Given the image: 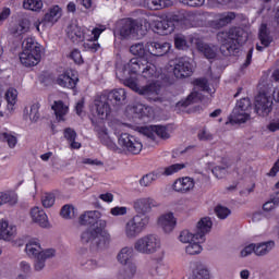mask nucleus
Returning a JSON list of instances; mask_svg holds the SVG:
<instances>
[{
  "mask_svg": "<svg viewBox=\"0 0 279 279\" xmlns=\"http://www.w3.org/2000/svg\"><path fill=\"white\" fill-rule=\"evenodd\" d=\"M186 167L184 163H174L172 166L160 168L157 173L160 175H173V173H178V171H182Z\"/></svg>",
  "mask_w": 279,
  "mask_h": 279,
  "instance_id": "nucleus-39",
  "label": "nucleus"
},
{
  "mask_svg": "<svg viewBox=\"0 0 279 279\" xmlns=\"http://www.w3.org/2000/svg\"><path fill=\"white\" fill-rule=\"evenodd\" d=\"M250 108H252V101L250 100V98L240 99V101H238L236 106L233 109L234 119H236L238 121H243V116H239V110H241V112H247Z\"/></svg>",
  "mask_w": 279,
  "mask_h": 279,
  "instance_id": "nucleus-28",
  "label": "nucleus"
},
{
  "mask_svg": "<svg viewBox=\"0 0 279 279\" xmlns=\"http://www.w3.org/2000/svg\"><path fill=\"white\" fill-rule=\"evenodd\" d=\"M43 59V54L23 50L20 54V62L24 66H36Z\"/></svg>",
  "mask_w": 279,
  "mask_h": 279,
  "instance_id": "nucleus-19",
  "label": "nucleus"
},
{
  "mask_svg": "<svg viewBox=\"0 0 279 279\" xmlns=\"http://www.w3.org/2000/svg\"><path fill=\"white\" fill-rule=\"evenodd\" d=\"M132 112H134V114H138L140 117H143V114H145V110H147V108H145V105L141 104V102H134L131 107Z\"/></svg>",
  "mask_w": 279,
  "mask_h": 279,
  "instance_id": "nucleus-57",
  "label": "nucleus"
},
{
  "mask_svg": "<svg viewBox=\"0 0 279 279\" xmlns=\"http://www.w3.org/2000/svg\"><path fill=\"white\" fill-rule=\"evenodd\" d=\"M0 138L4 142V143H8V146L11 148V149H14V147H16V143H17V140H16V136L12 135V134H9V133H2L0 135Z\"/></svg>",
  "mask_w": 279,
  "mask_h": 279,
  "instance_id": "nucleus-52",
  "label": "nucleus"
},
{
  "mask_svg": "<svg viewBox=\"0 0 279 279\" xmlns=\"http://www.w3.org/2000/svg\"><path fill=\"white\" fill-rule=\"evenodd\" d=\"M214 213L218 217V219H228V217H230V215L232 214L230 208L222 205L216 206Z\"/></svg>",
  "mask_w": 279,
  "mask_h": 279,
  "instance_id": "nucleus-48",
  "label": "nucleus"
},
{
  "mask_svg": "<svg viewBox=\"0 0 279 279\" xmlns=\"http://www.w3.org/2000/svg\"><path fill=\"white\" fill-rule=\"evenodd\" d=\"M110 214L113 215V217L128 215V207H113L111 208Z\"/></svg>",
  "mask_w": 279,
  "mask_h": 279,
  "instance_id": "nucleus-63",
  "label": "nucleus"
},
{
  "mask_svg": "<svg viewBox=\"0 0 279 279\" xmlns=\"http://www.w3.org/2000/svg\"><path fill=\"white\" fill-rule=\"evenodd\" d=\"M31 217L33 221L38 223L41 228H47L49 226V218H47V214L39 207H34L31 210Z\"/></svg>",
  "mask_w": 279,
  "mask_h": 279,
  "instance_id": "nucleus-21",
  "label": "nucleus"
},
{
  "mask_svg": "<svg viewBox=\"0 0 279 279\" xmlns=\"http://www.w3.org/2000/svg\"><path fill=\"white\" fill-rule=\"evenodd\" d=\"M217 40L220 44L222 56H234L239 50V45L247 43V32L241 27H233L226 32H219Z\"/></svg>",
  "mask_w": 279,
  "mask_h": 279,
  "instance_id": "nucleus-2",
  "label": "nucleus"
},
{
  "mask_svg": "<svg viewBox=\"0 0 279 279\" xmlns=\"http://www.w3.org/2000/svg\"><path fill=\"white\" fill-rule=\"evenodd\" d=\"M192 279H210V271L206 267L198 265L192 271Z\"/></svg>",
  "mask_w": 279,
  "mask_h": 279,
  "instance_id": "nucleus-42",
  "label": "nucleus"
},
{
  "mask_svg": "<svg viewBox=\"0 0 279 279\" xmlns=\"http://www.w3.org/2000/svg\"><path fill=\"white\" fill-rule=\"evenodd\" d=\"M158 178H160V173H158L157 171L144 174L140 179V186H142L143 189H147V186H151V184H154V182H156Z\"/></svg>",
  "mask_w": 279,
  "mask_h": 279,
  "instance_id": "nucleus-38",
  "label": "nucleus"
},
{
  "mask_svg": "<svg viewBox=\"0 0 279 279\" xmlns=\"http://www.w3.org/2000/svg\"><path fill=\"white\" fill-rule=\"evenodd\" d=\"M40 104L36 102L31 106L29 108V119L32 123H38V120L40 119Z\"/></svg>",
  "mask_w": 279,
  "mask_h": 279,
  "instance_id": "nucleus-49",
  "label": "nucleus"
},
{
  "mask_svg": "<svg viewBox=\"0 0 279 279\" xmlns=\"http://www.w3.org/2000/svg\"><path fill=\"white\" fill-rule=\"evenodd\" d=\"M0 202L2 205L3 204L14 205V204H16V197H14L8 193L0 192Z\"/></svg>",
  "mask_w": 279,
  "mask_h": 279,
  "instance_id": "nucleus-55",
  "label": "nucleus"
},
{
  "mask_svg": "<svg viewBox=\"0 0 279 279\" xmlns=\"http://www.w3.org/2000/svg\"><path fill=\"white\" fill-rule=\"evenodd\" d=\"M175 217H173V214L171 213L165 214L158 219L159 228H161L167 234L173 232V230L175 229Z\"/></svg>",
  "mask_w": 279,
  "mask_h": 279,
  "instance_id": "nucleus-18",
  "label": "nucleus"
},
{
  "mask_svg": "<svg viewBox=\"0 0 279 279\" xmlns=\"http://www.w3.org/2000/svg\"><path fill=\"white\" fill-rule=\"evenodd\" d=\"M194 85L197 86L198 88H201V90H205L206 93H208V90H209L208 80H206V78H196L194 81Z\"/></svg>",
  "mask_w": 279,
  "mask_h": 279,
  "instance_id": "nucleus-62",
  "label": "nucleus"
},
{
  "mask_svg": "<svg viewBox=\"0 0 279 279\" xmlns=\"http://www.w3.org/2000/svg\"><path fill=\"white\" fill-rule=\"evenodd\" d=\"M23 8L25 10H32L33 12H38L43 9V0H24Z\"/></svg>",
  "mask_w": 279,
  "mask_h": 279,
  "instance_id": "nucleus-46",
  "label": "nucleus"
},
{
  "mask_svg": "<svg viewBox=\"0 0 279 279\" xmlns=\"http://www.w3.org/2000/svg\"><path fill=\"white\" fill-rule=\"evenodd\" d=\"M77 82H78L77 78H73L69 74H61L57 78V84H59V86H62L63 88H70V89L75 88V86H77Z\"/></svg>",
  "mask_w": 279,
  "mask_h": 279,
  "instance_id": "nucleus-32",
  "label": "nucleus"
},
{
  "mask_svg": "<svg viewBox=\"0 0 279 279\" xmlns=\"http://www.w3.org/2000/svg\"><path fill=\"white\" fill-rule=\"evenodd\" d=\"M27 32H29V20L27 19L21 20L17 25L10 29L12 36H23V34H27Z\"/></svg>",
  "mask_w": 279,
  "mask_h": 279,
  "instance_id": "nucleus-34",
  "label": "nucleus"
},
{
  "mask_svg": "<svg viewBox=\"0 0 279 279\" xmlns=\"http://www.w3.org/2000/svg\"><path fill=\"white\" fill-rule=\"evenodd\" d=\"M154 27L157 29V34H160L161 36L172 34V32L175 29L173 22L169 20H157L155 21Z\"/></svg>",
  "mask_w": 279,
  "mask_h": 279,
  "instance_id": "nucleus-20",
  "label": "nucleus"
},
{
  "mask_svg": "<svg viewBox=\"0 0 279 279\" xmlns=\"http://www.w3.org/2000/svg\"><path fill=\"white\" fill-rule=\"evenodd\" d=\"M136 276V264L130 263V264H123L122 269L118 272L119 279H132Z\"/></svg>",
  "mask_w": 279,
  "mask_h": 279,
  "instance_id": "nucleus-29",
  "label": "nucleus"
},
{
  "mask_svg": "<svg viewBox=\"0 0 279 279\" xmlns=\"http://www.w3.org/2000/svg\"><path fill=\"white\" fill-rule=\"evenodd\" d=\"M159 248L160 238L154 233L146 234L134 243V250L140 254H156Z\"/></svg>",
  "mask_w": 279,
  "mask_h": 279,
  "instance_id": "nucleus-4",
  "label": "nucleus"
},
{
  "mask_svg": "<svg viewBox=\"0 0 279 279\" xmlns=\"http://www.w3.org/2000/svg\"><path fill=\"white\" fill-rule=\"evenodd\" d=\"M22 49L23 51H28L31 53H39V56H43V46H40V44H38L32 37L24 39V41L22 43Z\"/></svg>",
  "mask_w": 279,
  "mask_h": 279,
  "instance_id": "nucleus-24",
  "label": "nucleus"
},
{
  "mask_svg": "<svg viewBox=\"0 0 279 279\" xmlns=\"http://www.w3.org/2000/svg\"><path fill=\"white\" fill-rule=\"evenodd\" d=\"M100 218L101 213L98 210L85 211L78 218L81 226H89L81 234V241L89 246L90 252H101V250H106L110 245V233L104 231L107 222Z\"/></svg>",
  "mask_w": 279,
  "mask_h": 279,
  "instance_id": "nucleus-1",
  "label": "nucleus"
},
{
  "mask_svg": "<svg viewBox=\"0 0 279 279\" xmlns=\"http://www.w3.org/2000/svg\"><path fill=\"white\" fill-rule=\"evenodd\" d=\"M63 136L68 141L72 149H80L82 147V144L75 142V140L77 138V132H75V130L71 128L64 129Z\"/></svg>",
  "mask_w": 279,
  "mask_h": 279,
  "instance_id": "nucleus-31",
  "label": "nucleus"
},
{
  "mask_svg": "<svg viewBox=\"0 0 279 279\" xmlns=\"http://www.w3.org/2000/svg\"><path fill=\"white\" fill-rule=\"evenodd\" d=\"M263 92L255 97V112L259 117H268V114L274 110V98L269 96V90L274 88V83L264 84Z\"/></svg>",
  "mask_w": 279,
  "mask_h": 279,
  "instance_id": "nucleus-3",
  "label": "nucleus"
},
{
  "mask_svg": "<svg viewBox=\"0 0 279 279\" xmlns=\"http://www.w3.org/2000/svg\"><path fill=\"white\" fill-rule=\"evenodd\" d=\"M228 169H230V165L225 163L223 166H216L211 169V173L218 179L225 178L226 173H228Z\"/></svg>",
  "mask_w": 279,
  "mask_h": 279,
  "instance_id": "nucleus-50",
  "label": "nucleus"
},
{
  "mask_svg": "<svg viewBox=\"0 0 279 279\" xmlns=\"http://www.w3.org/2000/svg\"><path fill=\"white\" fill-rule=\"evenodd\" d=\"M122 82H124V85H126L129 88H131V90H134L135 93H138V90H141V87H138V84H136V78L134 77L125 78Z\"/></svg>",
  "mask_w": 279,
  "mask_h": 279,
  "instance_id": "nucleus-58",
  "label": "nucleus"
},
{
  "mask_svg": "<svg viewBox=\"0 0 279 279\" xmlns=\"http://www.w3.org/2000/svg\"><path fill=\"white\" fill-rule=\"evenodd\" d=\"M199 99V93L192 92L184 100H180L177 106L179 108H189L192 104H196Z\"/></svg>",
  "mask_w": 279,
  "mask_h": 279,
  "instance_id": "nucleus-44",
  "label": "nucleus"
},
{
  "mask_svg": "<svg viewBox=\"0 0 279 279\" xmlns=\"http://www.w3.org/2000/svg\"><path fill=\"white\" fill-rule=\"evenodd\" d=\"M173 74L178 80H184V77H191L193 75V64L186 58H180L175 60Z\"/></svg>",
  "mask_w": 279,
  "mask_h": 279,
  "instance_id": "nucleus-8",
  "label": "nucleus"
},
{
  "mask_svg": "<svg viewBox=\"0 0 279 279\" xmlns=\"http://www.w3.org/2000/svg\"><path fill=\"white\" fill-rule=\"evenodd\" d=\"M138 95H142L145 97V99H148V101H158L160 98L158 95H160V85L156 83H150L148 85L140 87Z\"/></svg>",
  "mask_w": 279,
  "mask_h": 279,
  "instance_id": "nucleus-14",
  "label": "nucleus"
},
{
  "mask_svg": "<svg viewBox=\"0 0 279 279\" xmlns=\"http://www.w3.org/2000/svg\"><path fill=\"white\" fill-rule=\"evenodd\" d=\"M213 230V220L210 217H204L202 218L195 229V236L201 239L202 242L206 241V234Z\"/></svg>",
  "mask_w": 279,
  "mask_h": 279,
  "instance_id": "nucleus-16",
  "label": "nucleus"
},
{
  "mask_svg": "<svg viewBox=\"0 0 279 279\" xmlns=\"http://www.w3.org/2000/svg\"><path fill=\"white\" fill-rule=\"evenodd\" d=\"M19 97V92L11 87L5 93V99L8 101V110H14V105L16 104V98Z\"/></svg>",
  "mask_w": 279,
  "mask_h": 279,
  "instance_id": "nucleus-43",
  "label": "nucleus"
},
{
  "mask_svg": "<svg viewBox=\"0 0 279 279\" xmlns=\"http://www.w3.org/2000/svg\"><path fill=\"white\" fill-rule=\"evenodd\" d=\"M195 187V182L190 177H185L183 179H179L173 183V189L178 193H186Z\"/></svg>",
  "mask_w": 279,
  "mask_h": 279,
  "instance_id": "nucleus-23",
  "label": "nucleus"
},
{
  "mask_svg": "<svg viewBox=\"0 0 279 279\" xmlns=\"http://www.w3.org/2000/svg\"><path fill=\"white\" fill-rule=\"evenodd\" d=\"M143 27V24H140L137 20L125 19L119 22V32L122 38H128L133 36L136 38L138 36V31Z\"/></svg>",
  "mask_w": 279,
  "mask_h": 279,
  "instance_id": "nucleus-7",
  "label": "nucleus"
},
{
  "mask_svg": "<svg viewBox=\"0 0 279 279\" xmlns=\"http://www.w3.org/2000/svg\"><path fill=\"white\" fill-rule=\"evenodd\" d=\"M198 51L207 58V60H213L217 58V47L210 46L208 44H198Z\"/></svg>",
  "mask_w": 279,
  "mask_h": 279,
  "instance_id": "nucleus-37",
  "label": "nucleus"
},
{
  "mask_svg": "<svg viewBox=\"0 0 279 279\" xmlns=\"http://www.w3.org/2000/svg\"><path fill=\"white\" fill-rule=\"evenodd\" d=\"M16 238V226L10 225L8 220H0V239L2 241H12Z\"/></svg>",
  "mask_w": 279,
  "mask_h": 279,
  "instance_id": "nucleus-17",
  "label": "nucleus"
},
{
  "mask_svg": "<svg viewBox=\"0 0 279 279\" xmlns=\"http://www.w3.org/2000/svg\"><path fill=\"white\" fill-rule=\"evenodd\" d=\"M145 62H147V60L145 59H136V58L131 59L129 63H126L128 73H133L134 75L138 73H143V68L145 66Z\"/></svg>",
  "mask_w": 279,
  "mask_h": 279,
  "instance_id": "nucleus-30",
  "label": "nucleus"
},
{
  "mask_svg": "<svg viewBox=\"0 0 279 279\" xmlns=\"http://www.w3.org/2000/svg\"><path fill=\"white\" fill-rule=\"evenodd\" d=\"M154 75H156V65L146 61L142 70V76L145 77V80H151Z\"/></svg>",
  "mask_w": 279,
  "mask_h": 279,
  "instance_id": "nucleus-47",
  "label": "nucleus"
},
{
  "mask_svg": "<svg viewBox=\"0 0 279 279\" xmlns=\"http://www.w3.org/2000/svg\"><path fill=\"white\" fill-rule=\"evenodd\" d=\"M239 118H234V111H232V113L230 114V121L231 123H245V121H247V119H250V114H247L245 111H238ZM240 117H242V120H238L241 119Z\"/></svg>",
  "mask_w": 279,
  "mask_h": 279,
  "instance_id": "nucleus-54",
  "label": "nucleus"
},
{
  "mask_svg": "<svg viewBox=\"0 0 279 279\" xmlns=\"http://www.w3.org/2000/svg\"><path fill=\"white\" fill-rule=\"evenodd\" d=\"M149 226V216L135 215L124 227L126 239H136Z\"/></svg>",
  "mask_w": 279,
  "mask_h": 279,
  "instance_id": "nucleus-5",
  "label": "nucleus"
},
{
  "mask_svg": "<svg viewBox=\"0 0 279 279\" xmlns=\"http://www.w3.org/2000/svg\"><path fill=\"white\" fill-rule=\"evenodd\" d=\"M26 254L29 256H33L34 258H38L40 254H47V251H43V247H40V244L35 241H31L26 244Z\"/></svg>",
  "mask_w": 279,
  "mask_h": 279,
  "instance_id": "nucleus-36",
  "label": "nucleus"
},
{
  "mask_svg": "<svg viewBox=\"0 0 279 279\" xmlns=\"http://www.w3.org/2000/svg\"><path fill=\"white\" fill-rule=\"evenodd\" d=\"M118 145L126 154L136 156L143 151V143H141L135 136L129 133H122L118 138Z\"/></svg>",
  "mask_w": 279,
  "mask_h": 279,
  "instance_id": "nucleus-6",
  "label": "nucleus"
},
{
  "mask_svg": "<svg viewBox=\"0 0 279 279\" xmlns=\"http://www.w3.org/2000/svg\"><path fill=\"white\" fill-rule=\"evenodd\" d=\"M140 132L147 138H150V141H156V136H159V138L163 140H167L170 136L167 128L163 125L142 126Z\"/></svg>",
  "mask_w": 279,
  "mask_h": 279,
  "instance_id": "nucleus-10",
  "label": "nucleus"
},
{
  "mask_svg": "<svg viewBox=\"0 0 279 279\" xmlns=\"http://www.w3.org/2000/svg\"><path fill=\"white\" fill-rule=\"evenodd\" d=\"M174 45H175L177 49H181V50L186 49V47H187L186 46V38L182 35L177 36L174 38Z\"/></svg>",
  "mask_w": 279,
  "mask_h": 279,
  "instance_id": "nucleus-61",
  "label": "nucleus"
},
{
  "mask_svg": "<svg viewBox=\"0 0 279 279\" xmlns=\"http://www.w3.org/2000/svg\"><path fill=\"white\" fill-rule=\"evenodd\" d=\"M106 97L113 107L125 106L128 104V93L123 88L113 89Z\"/></svg>",
  "mask_w": 279,
  "mask_h": 279,
  "instance_id": "nucleus-15",
  "label": "nucleus"
},
{
  "mask_svg": "<svg viewBox=\"0 0 279 279\" xmlns=\"http://www.w3.org/2000/svg\"><path fill=\"white\" fill-rule=\"evenodd\" d=\"M60 16H62L60 13V7L54 5L45 14L44 20L39 25H53V23H58V19H60Z\"/></svg>",
  "mask_w": 279,
  "mask_h": 279,
  "instance_id": "nucleus-25",
  "label": "nucleus"
},
{
  "mask_svg": "<svg viewBox=\"0 0 279 279\" xmlns=\"http://www.w3.org/2000/svg\"><path fill=\"white\" fill-rule=\"evenodd\" d=\"M252 252H254V254H256V244H250L247 246H245L242 251H241V256L242 258H245V256H250V254H252Z\"/></svg>",
  "mask_w": 279,
  "mask_h": 279,
  "instance_id": "nucleus-64",
  "label": "nucleus"
},
{
  "mask_svg": "<svg viewBox=\"0 0 279 279\" xmlns=\"http://www.w3.org/2000/svg\"><path fill=\"white\" fill-rule=\"evenodd\" d=\"M179 241H181V243H193L195 241H201L199 236H195V232L192 233L189 230H183L181 231L180 235H179Z\"/></svg>",
  "mask_w": 279,
  "mask_h": 279,
  "instance_id": "nucleus-45",
  "label": "nucleus"
},
{
  "mask_svg": "<svg viewBox=\"0 0 279 279\" xmlns=\"http://www.w3.org/2000/svg\"><path fill=\"white\" fill-rule=\"evenodd\" d=\"M84 49L87 51H92V53H95L99 49V44H97V40H88L87 43L83 44Z\"/></svg>",
  "mask_w": 279,
  "mask_h": 279,
  "instance_id": "nucleus-60",
  "label": "nucleus"
},
{
  "mask_svg": "<svg viewBox=\"0 0 279 279\" xmlns=\"http://www.w3.org/2000/svg\"><path fill=\"white\" fill-rule=\"evenodd\" d=\"M258 40L262 46L258 44L256 45L257 51H263L274 43V36H271V31L266 23H262L259 26Z\"/></svg>",
  "mask_w": 279,
  "mask_h": 279,
  "instance_id": "nucleus-12",
  "label": "nucleus"
},
{
  "mask_svg": "<svg viewBox=\"0 0 279 279\" xmlns=\"http://www.w3.org/2000/svg\"><path fill=\"white\" fill-rule=\"evenodd\" d=\"M134 248L126 246L121 248V251L118 253V262L120 265H130V263H134Z\"/></svg>",
  "mask_w": 279,
  "mask_h": 279,
  "instance_id": "nucleus-26",
  "label": "nucleus"
},
{
  "mask_svg": "<svg viewBox=\"0 0 279 279\" xmlns=\"http://www.w3.org/2000/svg\"><path fill=\"white\" fill-rule=\"evenodd\" d=\"M202 240H196L194 242H190V244L185 247V254L189 256H197V254H202Z\"/></svg>",
  "mask_w": 279,
  "mask_h": 279,
  "instance_id": "nucleus-40",
  "label": "nucleus"
},
{
  "mask_svg": "<svg viewBox=\"0 0 279 279\" xmlns=\"http://www.w3.org/2000/svg\"><path fill=\"white\" fill-rule=\"evenodd\" d=\"M41 204L44 208H51L56 204V195L53 194H44L41 197Z\"/></svg>",
  "mask_w": 279,
  "mask_h": 279,
  "instance_id": "nucleus-53",
  "label": "nucleus"
},
{
  "mask_svg": "<svg viewBox=\"0 0 279 279\" xmlns=\"http://www.w3.org/2000/svg\"><path fill=\"white\" fill-rule=\"evenodd\" d=\"M130 53H132V56H137V58L143 60V58H145L147 54V48H145L143 43H137L130 47Z\"/></svg>",
  "mask_w": 279,
  "mask_h": 279,
  "instance_id": "nucleus-41",
  "label": "nucleus"
},
{
  "mask_svg": "<svg viewBox=\"0 0 279 279\" xmlns=\"http://www.w3.org/2000/svg\"><path fill=\"white\" fill-rule=\"evenodd\" d=\"M60 215L63 219H73L75 217V207L73 205H64L61 208Z\"/></svg>",
  "mask_w": 279,
  "mask_h": 279,
  "instance_id": "nucleus-51",
  "label": "nucleus"
},
{
  "mask_svg": "<svg viewBox=\"0 0 279 279\" xmlns=\"http://www.w3.org/2000/svg\"><path fill=\"white\" fill-rule=\"evenodd\" d=\"M158 202L151 197L137 198L133 203V208L140 216L147 217V214L151 213L153 208H157Z\"/></svg>",
  "mask_w": 279,
  "mask_h": 279,
  "instance_id": "nucleus-9",
  "label": "nucleus"
},
{
  "mask_svg": "<svg viewBox=\"0 0 279 279\" xmlns=\"http://www.w3.org/2000/svg\"><path fill=\"white\" fill-rule=\"evenodd\" d=\"M170 49L171 44L169 43L148 41L146 44V50L148 51V53H150V56H156L158 58L167 56Z\"/></svg>",
  "mask_w": 279,
  "mask_h": 279,
  "instance_id": "nucleus-13",
  "label": "nucleus"
},
{
  "mask_svg": "<svg viewBox=\"0 0 279 279\" xmlns=\"http://www.w3.org/2000/svg\"><path fill=\"white\" fill-rule=\"evenodd\" d=\"M234 19H236V15L232 12H229L219 19V25H228V23H232Z\"/></svg>",
  "mask_w": 279,
  "mask_h": 279,
  "instance_id": "nucleus-59",
  "label": "nucleus"
},
{
  "mask_svg": "<svg viewBox=\"0 0 279 279\" xmlns=\"http://www.w3.org/2000/svg\"><path fill=\"white\" fill-rule=\"evenodd\" d=\"M52 110L56 114L57 121H64L65 114L69 112V107L62 100L54 101Z\"/></svg>",
  "mask_w": 279,
  "mask_h": 279,
  "instance_id": "nucleus-33",
  "label": "nucleus"
},
{
  "mask_svg": "<svg viewBox=\"0 0 279 279\" xmlns=\"http://www.w3.org/2000/svg\"><path fill=\"white\" fill-rule=\"evenodd\" d=\"M53 256H56V250L48 248L46 250V254H40L39 256L35 257V271H43V269H45V260H47V258H53Z\"/></svg>",
  "mask_w": 279,
  "mask_h": 279,
  "instance_id": "nucleus-27",
  "label": "nucleus"
},
{
  "mask_svg": "<svg viewBox=\"0 0 279 279\" xmlns=\"http://www.w3.org/2000/svg\"><path fill=\"white\" fill-rule=\"evenodd\" d=\"M131 73H128V64H124L120 68L117 69L116 71V75L118 80H121L122 82L126 78L128 80V75H130Z\"/></svg>",
  "mask_w": 279,
  "mask_h": 279,
  "instance_id": "nucleus-56",
  "label": "nucleus"
},
{
  "mask_svg": "<svg viewBox=\"0 0 279 279\" xmlns=\"http://www.w3.org/2000/svg\"><path fill=\"white\" fill-rule=\"evenodd\" d=\"M68 38L72 43H84V32L77 24H70L66 29Z\"/></svg>",
  "mask_w": 279,
  "mask_h": 279,
  "instance_id": "nucleus-22",
  "label": "nucleus"
},
{
  "mask_svg": "<svg viewBox=\"0 0 279 279\" xmlns=\"http://www.w3.org/2000/svg\"><path fill=\"white\" fill-rule=\"evenodd\" d=\"M110 106L112 104L108 100L106 94L96 97L94 100V109L100 119H106L110 114L112 110Z\"/></svg>",
  "mask_w": 279,
  "mask_h": 279,
  "instance_id": "nucleus-11",
  "label": "nucleus"
},
{
  "mask_svg": "<svg viewBox=\"0 0 279 279\" xmlns=\"http://www.w3.org/2000/svg\"><path fill=\"white\" fill-rule=\"evenodd\" d=\"M274 247H276V242L274 241L255 244V254L256 256H267Z\"/></svg>",
  "mask_w": 279,
  "mask_h": 279,
  "instance_id": "nucleus-35",
  "label": "nucleus"
}]
</instances>
